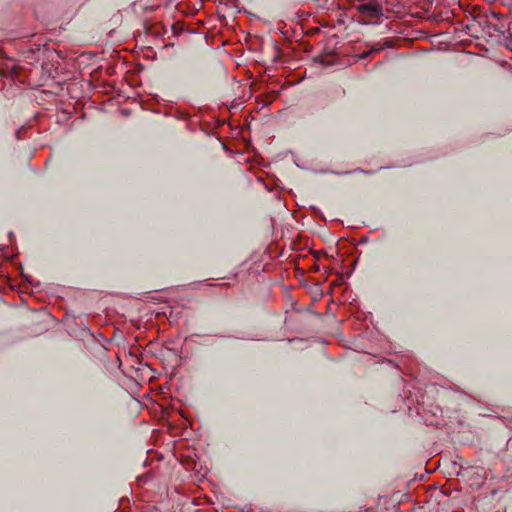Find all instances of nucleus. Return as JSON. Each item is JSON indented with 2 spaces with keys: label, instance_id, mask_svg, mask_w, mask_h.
Masks as SVG:
<instances>
[{
  "label": "nucleus",
  "instance_id": "f257e3e1",
  "mask_svg": "<svg viewBox=\"0 0 512 512\" xmlns=\"http://www.w3.org/2000/svg\"><path fill=\"white\" fill-rule=\"evenodd\" d=\"M357 11L367 18H380L383 16V8L376 1H368L356 6Z\"/></svg>",
  "mask_w": 512,
  "mask_h": 512
},
{
  "label": "nucleus",
  "instance_id": "f03ea898",
  "mask_svg": "<svg viewBox=\"0 0 512 512\" xmlns=\"http://www.w3.org/2000/svg\"><path fill=\"white\" fill-rule=\"evenodd\" d=\"M380 50H382V47L381 46H378V45H374L371 47L370 51L367 52V53H364L361 55L362 58H365L367 57L370 53H377L379 52Z\"/></svg>",
  "mask_w": 512,
  "mask_h": 512
},
{
  "label": "nucleus",
  "instance_id": "7ed1b4c3",
  "mask_svg": "<svg viewBox=\"0 0 512 512\" xmlns=\"http://www.w3.org/2000/svg\"><path fill=\"white\" fill-rule=\"evenodd\" d=\"M357 171L362 172V173H367V172H366V171H364L363 169H358Z\"/></svg>",
  "mask_w": 512,
  "mask_h": 512
}]
</instances>
